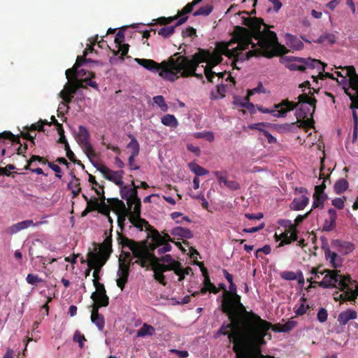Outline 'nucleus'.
Instances as JSON below:
<instances>
[{
	"mask_svg": "<svg viewBox=\"0 0 358 358\" xmlns=\"http://www.w3.org/2000/svg\"><path fill=\"white\" fill-rule=\"evenodd\" d=\"M162 123L170 127L176 128L178 125V122L173 115L166 114L161 118Z\"/></svg>",
	"mask_w": 358,
	"mask_h": 358,
	"instance_id": "37",
	"label": "nucleus"
},
{
	"mask_svg": "<svg viewBox=\"0 0 358 358\" xmlns=\"http://www.w3.org/2000/svg\"><path fill=\"white\" fill-rule=\"evenodd\" d=\"M118 46H119V50L117 52H115V55H117L118 53L120 52H121L120 58L123 60L124 57L125 55H127V54L128 53L129 45V44H121V45H118Z\"/></svg>",
	"mask_w": 358,
	"mask_h": 358,
	"instance_id": "61",
	"label": "nucleus"
},
{
	"mask_svg": "<svg viewBox=\"0 0 358 358\" xmlns=\"http://www.w3.org/2000/svg\"><path fill=\"white\" fill-rule=\"evenodd\" d=\"M303 48V41L296 37L292 36V50H300Z\"/></svg>",
	"mask_w": 358,
	"mask_h": 358,
	"instance_id": "63",
	"label": "nucleus"
},
{
	"mask_svg": "<svg viewBox=\"0 0 358 358\" xmlns=\"http://www.w3.org/2000/svg\"><path fill=\"white\" fill-rule=\"evenodd\" d=\"M155 334V327L147 323H143L142 327L136 332V336L141 338H144L146 336H152Z\"/></svg>",
	"mask_w": 358,
	"mask_h": 358,
	"instance_id": "28",
	"label": "nucleus"
},
{
	"mask_svg": "<svg viewBox=\"0 0 358 358\" xmlns=\"http://www.w3.org/2000/svg\"><path fill=\"white\" fill-rule=\"evenodd\" d=\"M338 77L342 78L338 81L343 85L345 93L352 102V108H358V74L355 73L353 66H346L341 71H336Z\"/></svg>",
	"mask_w": 358,
	"mask_h": 358,
	"instance_id": "10",
	"label": "nucleus"
},
{
	"mask_svg": "<svg viewBox=\"0 0 358 358\" xmlns=\"http://www.w3.org/2000/svg\"><path fill=\"white\" fill-rule=\"evenodd\" d=\"M227 172L226 171H216L213 172V174L215 176L217 181L221 185L223 183L225 185V181L227 180V178L225 177Z\"/></svg>",
	"mask_w": 358,
	"mask_h": 358,
	"instance_id": "62",
	"label": "nucleus"
},
{
	"mask_svg": "<svg viewBox=\"0 0 358 358\" xmlns=\"http://www.w3.org/2000/svg\"><path fill=\"white\" fill-rule=\"evenodd\" d=\"M221 309L222 312H230L231 310L250 315L252 319L259 321L258 328L264 330H268L271 323L261 319L257 314L252 312H248L245 307L241 301V296L237 294V287L233 282L229 283V290L224 289L222 299Z\"/></svg>",
	"mask_w": 358,
	"mask_h": 358,
	"instance_id": "7",
	"label": "nucleus"
},
{
	"mask_svg": "<svg viewBox=\"0 0 358 358\" xmlns=\"http://www.w3.org/2000/svg\"><path fill=\"white\" fill-rule=\"evenodd\" d=\"M150 267H151V269L154 271V279L159 282L161 285L165 286L166 285V281L165 280V275L164 273L152 266H150Z\"/></svg>",
	"mask_w": 358,
	"mask_h": 358,
	"instance_id": "49",
	"label": "nucleus"
},
{
	"mask_svg": "<svg viewBox=\"0 0 358 358\" xmlns=\"http://www.w3.org/2000/svg\"><path fill=\"white\" fill-rule=\"evenodd\" d=\"M94 166L96 167L97 171L101 173V174L106 180L114 182L117 186H120V182L117 179V178L116 177V175H114V171L110 170L109 168H108L103 164H94Z\"/></svg>",
	"mask_w": 358,
	"mask_h": 358,
	"instance_id": "26",
	"label": "nucleus"
},
{
	"mask_svg": "<svg viewBox=\"0 0 358 358\" xmlns=\"http://www.w3.org/2000/svg\"><path fill=\"white\" fill-rule=\"evenodd\" d=\"M357 317V313L352 309H348L341 312L338 316V322L341 325H345L350 320H355Z\"/></svg>",
	"mask_w": 358,
	"mask_h": 358,
	"instance_id": "27",
	"label": "nucleus"
},
{
	"mask_svg": "<svg viewBox=\"0 0 358 358\" xmlns=\"http://www.w3.org/2000/svg\"><path fill=\"white\" fill-rule=\"evenodd\" d=\"M305 300L301 301L299 304H296L294 313L296 315H303L308 308Z\"/></svg>",
	"mask_w": 358,
	"mask_h": 358,
	"instance_id": "52",
	"label": "nucleus"
},
{
	"mask_svg": "<svg viewBox=\"0 0 358 358\" xmlns=\"http://www.w3.org/2000/svg\"><path fill=\"white\" fill-rule=\"evenodd\" d=\"M79 64L78 63H75L72 68H70L66 71V78L70 80L71 78H76L78 76L87 75V72L81 69L78 71Z\"/></svg>",
	"mask_w": 358,
	"mask_h": 358,
	"instance_id": "33",
	"label": "nucleus"
},
{
	"mask_svg": "<svg viewBox=\"0 0 358 358\" xmlns=\"http://www.w3.org/2000/svg\"><path fill=\"white\" fill-rule=\"evenodd\" d=\"M326 269H321L320 268L313 269L312 273L313 277L312 279H314L315 282H317V280L320 281L322 280V277L324 276L325 273Z\"/></svg>",
	"mask_w": 358,
	"mask_h": 358,
	"instance_id": "57",
	"label": "nucleus"
},
{
	"mask_svg": "<svg viewBox=\"0 0 358 358\" xmlns=\"http://www.w3.org/2000/svg\"><path fill=\"white\" fill-rule=\"evenodd\" d=\"M228 43L230 52L228 58L231 60V65L234 69H240L238 64L256 56V50L243 52V50L249 48L250 45H252V48L255 47L252 41V34L245 27L236 26Z\"/></svg>",
	"mask_w": 358,
	"mask_h": 358,
	"instance_id": "5",
	"label": "nucleus"
},
{
	"mask_svg": "<svg viewBox=\"0 0 358 358\" xmlns=\"http://www.w3.org/2000/svg\"><path fill=\"white\" fill-rule=\"evenodd\" d=\"M228 315L230 323L222 325L218 333L227 335L231 340L233 339V350L236 353V358H274L271 356H264L260 352L253 353L245 348V340L255 334L265 335L268 330L258 328L259 321H255L250 315L231 310L223 312Z\"/></svg>",
	"mask_w": 358,
	"mask_h": 358,
	"instance_id": "1",
	"label": "nucleus"
},
{
	"mask_svg": "<svg viewBox=\"0 0 358 358\" xmlns=\"http://www.w3.org/2000/svg\"><path fill=\"white\" fill-rule=\"evenodd\" d=\"M153 101L155 104H157L159 107H160L161 110L164 112L168 110V106L165 102L164 98L162 95H157L153 97Z\"/></svg>",
	"mask_w": 358,
	"mask_h": 358,
	"instance_id": "50",
	"label": "nucleus"
},
{
	"mask_svg": "<svg viewBox=\"0 0 358 358\" xmlns=\"http://www.w3.org/2000/svg\"><path fill=\"white\" fill-rule=\"evenodd\" d=\"M118 243L122 248H128L132 252L134 257L136 248H143L147 251L154 253V250L161 245L157 241H152L151 243L148 245L147 241L137 242L123 235L119 236Z\"/></svg>",
	"mask_w": 358,
	"mask_h": 358,
	"instance_id": "13",
	"label": "nucleus"
},
{
	"mask_svg": "<svg viewBox=\"0 0 358 358\" xmlns=\"http://www.w3.org/2000/svg\"><path fill=\"white\" fill-rule=\"evenodd\" d=\"M26 281L28 284L35 285L37 283L43 282V279L38 278L37 275L29 273L26 278Z\"/></svg>",
	"mask_w": 358,
	"mask_h": 358,
	"instance_id": "58",
	"label": "nucleus"
},
{
	"mask_svg": "<svg viewBox=\"0 0 358 358\" xmlns=\"http://www.w3.org/2000/svg\"><path fill=\"white\" fill-rule=\"evenodd\" d=\"M315 90V87L310 88V84L306 81L299 85L297 93L299 94L296 104L292 101V110L295 108L296 122H292V133L299 128L308 132L313 126V113L315 111V100L310 96L311 90Z\"/></svg>",
	"mask_w": 358,
	"mask_h": 358,
	"instance_id": "4",
	"label": "nucleus"
},
{
	"mask_svg": "<svg viewBox=\"0 0 358 358\" xmlns=\"http://www.w3.org/2000/svg\"><path fill=\"white\" fill-rule=\"evenodd\" d=\"M188 167L190 169L192 172H193L196 177L199 178V176H203L208 175L209 173V171L202 167L201 166L197 164L195 162H189L188 164Z\"/></svg>",
	"mask_w": 358,
	"mask_h": 358,
	"instance_id": "35",
	"label": "nucleus"
},
{
	"mask_svg": "<svg viewBox=\"0 0 358 358\" xmlns=\"http://www.w3.org/2000/svg\"><path fill=\"white\" fill-rule=\"evenodd\" d=\"M179 57H181L180 52H176L168 60L163 61L160 64L148 59L136 58L135 62L150 71L159 72V75L162 78L173 82L182 77L180 76L181 72H177L178 70H176V66L175 65Z\"/></svg>",
	"mask_w": 358,
	"mask_h": 358,
	"instance_id": "8",
	"label": "nucleus"
},
{
	"mask_svg": "<svg viewBox=\"0 0 358 358\" xmlns=\"http://www.w3.org/2000/svg\"><path fill=\"white\" fill-rule=\"evenodd\" d=\"M279 227L275 233L276 241H280L278 247L291 243V220H280Z\"/></svg>",
	"mask_w": 358,
	"mask_h": 358,
	"instance_id": "15",
	"label": "nucleus"
},
{
	"mask_svg": "<svg viewBox=\"0 0 358 358\" xmlns=\"http://www.w3.org/2000/svg\"><path fill=\"white\" fill-rule=\"evenodd\" d=\"M171 234L174 236H180L187 239L192 238L193 234L189 229L183 228L181 227H177L172 229Z\"/></svg>",
	"mask_w": 358,
	"mask_h": 358,
	"instance_id": "30",
	"label": "nucleus"
},
{
	"mask_svg": "<svg viewBox=\"0 0 358 358\" xmlns=\"http://www.w3.org/2000/svg\"><path fill=\"white\" fill-rule=\"evenodd\" d=\"M310 213V210L303 215H299L295 218L294 223H292V242L296 240V227H297L301 222H302L304 220V219L308 216Z\"/></svg>",
	"mask_w": 358,
	"mask_h": 358,
	"instance_id": "40",
	"label": "nucleus"
},
{
	"mask_svg": "<svg viewBox=\"0 0 358 358\" xmlns=\"http://www.w3.org/2000/svg\"><path fill=\"white\" fill-rule=\"evenodd\" d=\"M6 139L10 140L13 143H20V137L14 135L9 131L0 133V141Z\"/></svg>",
	"mask_w": 358,
	"mask_h": 358,
	"instance_id": "42",
	"label": "nucleus"
},
{
	"mask_svg": "<svg viewBox=\"0 0 358 358\" xmlns=\"http://www.w3.org/2000/svg\"><path fill=\"white\" fill-rule=\"evenodd\" d=\"M107 202L110 204V210H112L116 215L133 210L132 207H126L124 203L117 198H108Z\"/></svg>",
	"mask_w": 358,
	"mask_h": 358,
	"instance_id": "23",
	"label": "nucleus"
},
{
	"mask_svg": "<svg viewBox=\"0 0 358 358\" xmlns=\"http://www.w3.org/2000/svg\"><path fill=\"white\" fill-rule=\"evenodd\" d=\"M243 24L252 34V38L255 37L262 51V55L271 58L278 53L285 52L286 48L278 41L277 35L274 31H270L271 27L264 23L262 18H252L250 17H243Z\"/></svg>",
	"mask_w": 358,
	"mask_h": 358,
	"instance_id": "3",
	"label": "nucleus"
},
{
	"mask_svg": "<svg viewBox=\"0 0 358 358\" xmlns=\"http://www.w3.org/2000/svg\"><path fill=\"white\" fill-rule=\"evenodd\" d=\"M129 268L130 263L126 264L124 262H121V260H120L118 270L117 272L118 278L116 280V282L117 287L120 288L121 290L124 289V287L128 282Z\"/></svg>",
	"mask_w": 358,
	"mask_h": 358,
	"instance_id": "20",
	"label": "nucleus"
},
{
	"mask_svg": "<svg viewBox=\"0 0 358 358\" xmlns=\"http://www.w3.org/2000/svg\"><path fill=\"white\" fill-rule=\"evenodd\" d=\"M329 220H327L324 224V229L325 231H331L334 228L337 219L336 211L334 208H330L328 210Z\"/></svg>",
	"mask_w": 358,
	"mask_h": 358,
	"instance_id": "31",
	"label": "nucleus"
},
{
	"mask_svg": "<svg viewBox=\"0 0 358 358\" xmlns=\"http://www.w3.org/2000/svg\"><path fill=\"white\" fill-rule=\"evenodd\" d=\"M257 110L262 113H269L275 117H282L291 110V102L286 99L280 103L275 104L272 108L269 109L262 106H257Z\"/></svg>",
	"mask_w": 358,
	"mask_h": 358,
	"instance_id": "16",
	"label": "nucleus"
},
{
	"mask_svg": "<svg viewBox=\"0 0 358 358\" xmlns=\"http://www.w3.org/2000/svg\"><path fill=\"white\" fill-rule=\"evenodd\" d=\"M294 197L292 199V210L303 209L309 202V196L306 188L300 187L294 189Z\"/></svg>",
	"mask_w": 358,
	"mask_h": 358,
	"instance_id": "18",
	"label": "nucleus"
},
{
	"mask_svg": "<svg viewBox=\"0 0 358 358\" xmlns=\"http://www.w3.org/2000/svg\"><path fill=\"white\" fill-rule=\"evenodd\" d=\"M95 77V73L94 72H88L87 73V76L82 80H80V83L83 84V83H85L87 85H89L92 87H93L94 89L98 90H99V86H98V84L92 80V79Z\"/></svg>",
	"mask_w": 358,
	"mask_h": 358,
	"instance_id": "41",
	"label": "nucleus"
},
{
	"mask_svg": "<svg viewBox=\"0 0 358 358\" xmlns=\"http://www.w3.org/2000/svg\"><path fill=\"white\" fill-rule=\"evenodd\" d=\"M120 187V195L123 199L127 201V206L133 208V215L130 218V223L135 227H141V224H148V221L141 218V201L138 196L139 186L135 185L134 180L130 185L119 186Z\"/></svg>",
	"mask_w": 358,
	"mask_h": 358,
	"instance_id": "9",
	"label": "nucleus"
},
{
	"mask_svg": "<svg viewBox=\"0 0 358 358\" xmlns=\"http://www.w3.org/2000/svg\"><path fill=\"white\" fill-rule=\"evenodd\" d=\"M73 340L74 342L78 343L80 348L83 347V342L86 341L85 336L78 330L74 333Z\"/></svg>",
	"mask_w": 358,
	"mask_h": 358,
	"instance_id": "59",
	"label": "nucleus"
},
{
	"mask_svg": "<svg viewBox=\"0 0 358 358\" xmlns=\"http://www.w3.org/2000/svg\"><path fill=\"white\" fill-rule=\"evenodd\" d=\"M159 260H161V262H163L167 265H171V266L173 268V271L176 270L181 264V263L175 260L170 255H166L162 257H159Z\"/></svg>",
	"mask_w": 358,
	"mask_h": 358,
	"instance_id": "39",
	"label": "nucleus"
},
{
	"mask_svg": "<svg viewBox=\"0 0 358 358\" xmlns=\"http://www.w3.org/2000/svg\"><path fill=\"white\" fill-rule=\"evenodd\" d=\"M117 215V224L119 227L121 229V230H123V228L124 227V222L126 220V218L128 217L129 220L130 221V218L133 215V210L120 213Z\"/></svg>",
	"mask_w": 358,
	"mask_h": 358,
	"instance_id": "47",
	"label": "nucleus"
},
{
	"mask_svg": "<svg viewBox=\"0 0 358 358\" xmlns=\"http://www.w3.org/2000/svg\"><path fill=\"white\" fill-rule=\"evenodd\" d=\"M336 39V37L335 34H331V33H328V34L322 35L320 37L319 41L321 43H327L332 44V43H335Z\"/></svg>",
	"mask_w": 358,
	"mask_h": 358,
	"instance_id": "54",
	"label": "nucleus"
},
{
	"mask_svg": "<svg viewBox=\"0 0 358 358\" xmlns=\"http://www.w3.org/2000/svg\"><path fill=\"white\" fill-rule=\"evenodd\" d=\"M345 197L336 198L332 200L331 203L335 208L338 209H343L345 206Z\"/></svg>",
	"mask_w": 358,
	"mask_h": 358,
	"instance_id": "64",
	"label": "nucleus"
},
{
	"mask_svg": "<svg viewBox=\"0 0 358 358\" xmlns=\"http://www.w3.org/2000/svg\"><path fill=\"white\" fill-rule=\"evenodd\" d=\"M203 0H193L185 6L178 13L179 20L176 22V26H180L186 22L188 20V14L192 13L194 7L200 3Z\"/></svg>",
	"mask_w": 358,
	"mask_h": 358,
	"instance_id": "21",
	"label": "nucleus"
},
{
	"mask_svg": "<svg viewBox=\"0 0 358 358\" xmlns=\"http://www.w3.org/2000/svg\"><path fill=\"white\" fill-rule=\"evenodd\" d=\"M327 256L334 268L338 267L341 264V258L336 252L329 251Z\"/></svg>",
	"mask_w": 358,
	"mask_h": 358,
	"instance_id": "45",
	"label": "nucleus"
},
{
	"mask_svg": "<svg viewBox=\"0 0 358 358\" xmlns=\"http://www.w3.org/2000/svg\"><path fill=\"white\" fill-rule=\"evenodd\" d=\"M134 257L137 259L133 264H138L143 268L145 267L147 270L150 269V266H154L163 273L173 269L171 265L161 262L159 257H156L154 253L147 251L143 248H138V250H135Z\"/></svg>",
	"mask_w": 358,
	"mask_h": 358,
	"instance_id": "11",
	"label": "nucleus"
},
{
	"mask_svg": "<svg viewBox=\"0 0 358 358\" xmlns=\"http://www.w3.org/2000/svg\"><path fill=\"white\" fill-rule=\"evenodd\" d=\"M80 179L76 178V176H73V180L68 184V187L71 189L73 196H77L81 191L80 186Z\"/></svg>",
	"mask_w": 358,
	"mask_h": 358,
	"instance_id": "36",
	"label": "nucleus"
},
{
	"mask_svg": "<svg viewBox=\"0 0 358 358\" xmlns=\"http://www.w3.org/2000/svg\"><path fill=\"white\" fill-rule=\"evenodd\" d=\"M93 285L96 288V291L91 295V299L93 300L94 303L108 306L109 304V297L106 294L104 285L99 281L93 282Z\"/></svg>",
	"mask_w": 358,
	"mask_h": 358,
	"instance_id": "19",
	"label": "nucleus"
},
{
	"mask_svg": "<svg viewBox=\"0 0 358 358\" xmlns=\"http://www.w3.org/2000/svg\"><path fill=\"white\" fill-rule=\"evenodd\" d=\"M101 307L105 306L93 303L92 306V310L91 312V321L97 327L100 331H102L105 327V319L103 316L99 313V309Z\"/></svg>",
	"mask_w": 358,
	"mask_h": 358,
	"instance_id": "24",
	"label": "nucleus"
},
{
	"mask_svg": "<svg viewBox=\"0 0 358 358\" xmlns=\"http://www.w3.org/2000/svg\"><path fill=\"white\" fill-rule=\"evenodd\" d=\"M141 227H137L140 231H143V228L145 229V231L148 232V238H150L152 241H157L159 244L169 243V242H173V240L170 236L162 232L163 235L161 234L154 227L151 226L148 222V224H141Z\"/></svg>",
	"mask_w": 358,
	"mask_h": 358,
	"instance_id": "17",
	"label": "nucleus"
},
{
	"mask_svg": "<svg viewBox=\"0 0 358 358\" xmlns=\"http://www.w3.org/2000/svg\"><path fill=\"white\" fill-rule=\"evenodd\" d=\"M319 285L323 288L336 287L342 290V294L334 296L336 300L355 301L358 296V285L348 275H343L338 271L326 270Z\"/></svg>",
	"mask_w": 358,
	"mask_h": 358,
	"instance_id": "6",
	"label": "nucleus"
},
{
	"mask_svg": "<svg viewBox=\"0 0 358 358\" xmlns=\"http://www.w3.org/2000/svg\"><path fill=\"white\" fill-rule=\"evenodd\" d=\"M112 252V236L110 235L107 236L103 243L100 244L99 251H96V248L94 252H89L87 257H92L106 263Z\"/></svg>",
	"mask_w": 358,
	"mask_h": 358,
	"instance_id": "14",
	"label": "nucleus"
},
{
	"mask_svg": "<svg viewBox=\"0 0 358 358\" xmlns=\"http://www.w3.org/2000/svg\"><path fill=\"white\" fill-rule=\"evenodd\" d=\"M292 287L294 286V282H296V290L299 294L303 290V287L304 286V277L301 271H296L295 273H292Z\"/></svg>",
	"mask_w": 358,
	"mask_h": 358,
	"instance_id": "29",
	"label": "nucleus"
},
{
	"mask_svg": "<svg viewBox=\"0 0 358 358\" xmlns=\"http://www.w3.org/2000/svg\"><path fill=\"white\" fill-rule=\"evenodd\" d=\"M90 133L87 129L81 125L78 127V132L76 136V141L79 145L90 141Z\"/></svg>",
	"mask_w": 358,
	"mask_h": 358,
	"instance_id": "32",
	"label": "nucleus"
},
{
	"mask_svg": "<svg viewBox=\"0 0 358 358\" xmlns=\"http://www.w3.org/2000/svg\"><path fill=\"white\" fill-rule=\"evenodd\" d=\"M87 266L92 267V269H94L92 274L94 278L93 282L99 281L100 280L99 273L106 263L92 257H87Z\"/></svg>",
	"mask_w": 358,
	"mask_h": 358,
	"instance_id": "25",
	"label": "nucleus"
},
{
	"mask_svg": "<svg viewBox=\"0 0 358 358\" xmlns=\"http://www.w3.org/2000/svg\"><path fill=\"white\" fill-rule=\"evenodd\" d=\"M213 10V6L211 4H206L204 6L199 8L197 10L193 13L194 16H208Z\"/></svg>",
	"mask_w": 358,
	"mask_h": 358,
	"instance_id": "43",
	"label": "nucleus"
},
{
	"mask_svg": "<svg viewBox=\"0 0 358 358\" xmlns=\"http://www.w3.org/2000/svg\"><path fill=\"white\" fill-rule=\"evenodd\" d=\"M176 27V25L164 27L159 29L157 33L159 35L163 36L164 38H169L174 33Z\"/></svg>",
	"mask_w": 358,
	"mask_h": 358,
	"instance_id": "48",
	"label": "nucleus"
},
{
	"mask_svg": "<svg viewBox=\"0 0 358 358\" xmlns=\"http://www.w3.org/2000/svg\"><path fill=\"white\" fill-rule=\"evenodd\" d=\"M129 137L131 138V141L127 144V148L131 150V155L138 156L140 152L139 143L134 136L129 135Z\"/></svg>",
	"mask_w": 358,
	"mask_h": 358,
	"instance_id": "38",
	"label": "nucleus"
},
{
	"mask_svg": "<svg viewBox=\"0 0 358 358\" xmlns=\"http://www.w3.org/2000/svg\"><path fill=\"white\" fill-rule=\"evenodd\" d=\"M348 188V182L345 179H341L338 180L334 186V191L337 194H341L342 192H345Z\"/></svg>",
	"mask_w": 358,
	"mask_h": 358,
	"instance_id": "44",
	"label": "nucleus"
},
{
	"mask_svg": "<svg viewBox=\"0 0 358 358\" xmlns=\"http://www.w3.org/2000/svg\"><path fill=\"white\" fill-rule=\"evenodd\" d=\"M87 88L85 86H84L83 84L80 83V82L78 83V85L73 84V83H67L65 85L64 89L60 92L62 93V94H71L74 96V94L76 93L78 88Z\"/></svg>",
	"mask_w": 358,
	"mask_h": 358,
	"instance_id": "34",
	"label": "nucleus"
},
{
	"mask_svg": "<svg viewBox=\"0 0 358 358\" xmlns=\"http://www.w3.org/2000/svg\"><path fill=\"white\" fill-rule=\"evenodd\" d=\"M204 73L209 82L213 83V78L215 76H218L219 78H223L224 76L225 75L226 72H221L216 73L215 72L212 71V69H208L207 67L204 69Z\"/></svg>",
	"mask_w": 358,
	"mask_h": 358,
	"instance_id": "46",
	"label": "nucleus"
},
{
	"mask_svg": "<svg viewBox=\"0 0 358 358\" xmlns=\"http://www.w3.org/2000/svg\"><path fill=\"white\" fill-rule=\"evenodd\" d=\"M229 52V44L227 42L217 43L215 48L213 52L207 50L199 49V51L192 55L189 59L188 57L181 55L175 63L177 72H181L182 78L195 76L202 78V75L196 73V69L200 63L206 62L208 67L212 69L222 61V55L228 57Z\"/></svg>",
	"mask_w": 358,
	"mask_h": 358,
	"instance_id": "2",
	"label": "nucleus"
},
{
	"mask_svg": "<svg viewBox=\"0 0 358 358\" xmlns=\"http://www.w3.org/2000/svg\"><path fill=\"white\" fill-rule=\"evenodd\" d=\"M20 231L27 229L31 226H38L42 224V222L34 223L31 220H27L17 223Z\"/></svg>",
	"mask_w": 358,
	"mask_h": 358,
	"instance_id": "53",
	"label": "nucleus"
},
{
	"mask_svg": "<svg viewBox=\"0 0 358 358\" xmlns=\"http://www.w3.org/2000/svg\"><path fill=\"white\" fill-rule=\"evenodd\" d=\"M285 48H287L285 45H283ZM288 50L286 49V51L285 52L278 53L275 55H281L280 58V62L281 64H283L288 69L291 70V59L289 57L287 56H283L282 55L288 52Z\"/></svg>",
	"mask_w": 358,
	"mask_h": 358,
	"instance_id": "55",
	"label": "nucleus"
},
{
	"mask_svg": "<svg viewBox=\"0 0 358 358\" xmlns=\"http://www.w3.org/2000/svg\"><path fill=\"white\" fill-rule=\"evenodd\" d=\"M105 200V196L103 195V196L101 197V202L99 203V206L97 210L99 213L108 215L110 212V204L108 203L106 204Z\"/></svg>",
	"mask_w": 358,
	"mask_h": 358,
	"instance_id": "51",
	"label": "nucleus"
},
{
	"mask_svg": "<svg viewBox=\"0 0 358 358\" xmlns=\"http://www.w3.org/2000/svg\"><path fill=\"white\" fill-rule=\"evenodd\" d=\"M324 184L315 186L312 208H323L324 202L327 198V195L324 192Z\"/></svg>",
	"mask_w": 358,
	"mask_h": 358,
	"instance_id": "22",
	"label": "nucleus"
},
{
	"mask_svg": "<svg viewBox=\"0 0 358 358\" xmlns=\"http://www.w3.org/2000/svg\"><path fill=\"white\" fill-rule=\"evenodd\" d=\"M307 69H316L319 76L324 77V64L320 60L311 58L292 57V71H305Z\"/></svg>",
	"mask_w": 358,
	"mask_h": 358,
	"instance_id": "12",
	"label": "nucleus"
},
{
	"mask_svg": "<svg viewBox=\"0 0 358 358\" xmlns=\"http://www.w3.org/2000/svg\"><path fill=\"white\" fill-rule=\"evenodd\" d=\"M80 145L82 147L83 150L86 153L88 157L95 156V152L90 141L87 142L86 143H83Z\"/></svg>",
	"mask_w": 358,
	"mask_h": 358,
	"instance_id": "56",
	"label": "nucleus"
},
{
	"mask_svg": "<svg viewBox=\"0 0 358 358\" xmlns=\"http://www.w3.org/2000/svg\"><path fill=\"white\" fill-rule=\"evenodd\" d=\"M260 92H263V93L265 92L264 87L262 83H259V85H257V87H255L254 89L248 90V95H247V101H248L250 99V96L253 95L255 93H260Z\"/></svg>",
	"mask_w": 358,
	"mask_h": 358,
	"instance_id": "60",
	"label": "nucleus"
}]
</instances>
